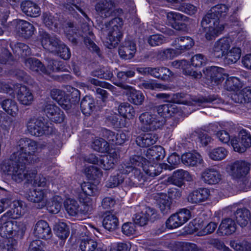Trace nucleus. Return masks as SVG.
Wrapping results in <instances>:
<instances>
[{
	"label": "nucleus",
	"instance_id": "13",
	"mask_svg": "<svg viewBox=\"0 0 251 251\" xmlns=\"http://www.w3.org/2000/svg\"><path fill=\"white\" fill-rule=\"evenodd\" d=\"M114 84L126 90V95L128 101L130 103L135 105H141L143 104L145 97L141 92L137 91L132 87L122 82H115Z\"/></svg>",
	"mask_w": 251,
	"mask_h": 251
},
{
	"label": "nucleus",
	"instance_id": "47",
	"mask_svg": "<svg viewBox=\"0 0 251 251\" xmlns=\"http://www.w3.org/2000/svg\"><path fill=\"white\" fill-rule=\"evenodd\" d=\"M60 198L57 196L52 195L50 196V198L47 200V209L48 211L51 214L58 213L61 207V204L60 201Z\"/></svg>",
	"mask_w": 251,
	"mask_h": 251
},
{
	"label": "nucleus",
	"instance_id": "24",
	"mask_svg": "<svg viewBox=\"0 0 251 251\" xmlns=\"http://www.w3.org/2000/svg\"><path fill=\"white\" fill-rule=\"evenodd\" d=\"M210 191L208 188H201L190 192L187 196V201L193 204H198L209 199Z\"/></svg>",
	"mask_w": 251,
	"mask_h": 251
},
{
	"label": "nucleus",
	"instance_id": "62",
	"mask_svg": "<svg viewBox=\"0 0 251 251\" xmlns=\"http://www.w3.org/2000/svg\"><path fill=\"white\" fill-rule=\"evenodd\" d=\"M81 187L83 193L90 196H93L98 193L97 186L90 182H84L81 185Z\"/></svg>",
	"mask_w": 251,
	"mask_h": 251
},
{
	"label": "nucleus",
	"instance_id": "57",
	"mask_svg": "<svg viewBox=\"0 0 251 251\" xmlns=\"http://www.w3.org/2000/svg\"><path fill=\"white\" fill-rule=\"evenodd\" d=\"M92 147L94 150L99 152H107L109 150L108 142L102 138H96L92 142Z\"/></svg>",
	"mask_w": 251,
	"mask_h": 251
},
{
	"label": "nucleus",
	"instance_id": "42",
	"mask_svg": "<svg viewBox=\"0 0 251 251\" xmlns=\"http://www.w3.org/2000/svg\"><path fill=\"white\" fill-rule=\"evenodd\" d=\"M234 217L239 226L245 227L250 221L251 214L250 211L246 208H239L235 212Z\"/></svg>",
	"mask_w": 251,
	"mask_h": 251
},
{
	"label": "nucleus",
	"instance_id": "3",
	"mask_svg": "<svg viewBox=\"0 0 251 251\" xmlns=\"http://www.w3.org/2000/svg\"><path fill=\"white\" fill-rule=\"evenodd\" d=\"M17 151L14 152L8 159L4 161H12V162L34 163L38 161L35 155L38 150L37 143L28 138L20 139L17 143Z\"/></svg>",
	"mask_w": 251,
	"mask_h": 251
},
{
	"label": "nucleus",
	"instance_id": "18",
	"mask_svg": "<svg viewBox=\"0 0 251 251\" xmlns=\"http://www.w3.org/2000/svg\"><path fill=\"white\" fill-rule=\"evenodd\" d=\"M40 40L42 46L46 50L53 53L57 51L61 41L55 35L50 36L45 31H40Z\"/></svg>",
	"mask_w": 251,
	"mask_h": 251
},
{
	"label": "nucleus",
	"instance_id": "9",
	"mask_svg": "<svg viewBox=\"0 0 251 251\" xmlns=\"http://www.w3.org/2000/svg\"><path fill=\"white\" fill-rule=\"evenodd\" d=\"M26 127L31 135L37 137L53 132L52 126H50L42 117L30 118L26 123Z\"/></svg>",
	"mask_w": 251,
	"mask_h": 251
},
{
	"label": "nucleus",
	"instance_id": "59",
	"mask_svg": "<svg viewBox=\"0 0 251 251\" xmlns=\"http://www.w3.org/2000/svg\"><path fill=\"white\" fill-rule=\"evenodd\" d=\"M168 162L169 164H161V167L164 168V170H172L179 163L180 157L176 153H173L168 157Z\"/></svg>",
	"mask_w": 251,
	"mask_h": 251
},
{
	"label": "nucleus",
	"instance_id": "51",
	"mask_svg": "<svg viewBox=\"0 0 251 251\" xmlns=\"http://www.w3.org/2000/svg\"><path fill=\"white\" fill-rule=\"evenodd\" d=\"M118 111L121 116L128 119L133 118L135 114L133 107L128 102L121 103L118 107Z\"/></svg>",
	"mask_w": 251,
	"mask_h": 251
},
{
	"label": "nucleus",
	"instance_id": "6",
	"mask_svg": "<svg viewBox=\"0 0 251 251\" xmlns=\"http://www.w3.org/2000/svg\"><path fill=\"white\" fill-rule=\"evenodd\" d=\"M3 215L0 219V235L2 237L12 235L14 238L21 239L24 235L26 227L23 222L8 220Z\"/></svg>",
	"mask_w": 251,
	"mask_h": 251
},
{
	"label": "nucleus",
	"instance_id": "25",
	"mask_svg": "<svg viewBox=\"0 0 251 251\" xmlns=\"http://www.w3.org/2000/svg\"><path fill=\"white\" fill-rule=\"evenodd\" d=\"M250 166L246 161H236L230 166L231 175L235 178L245 176L250 170Z\"/></svg>",
	"mask_w": 251,
	"mask_h": 251
},
{
	"label": "nucleus",
	"instance_id": "46",
	"mask_svg": "<svg viewBox=\"0 0 251 251\" xmlns=\"http://www.w3.org/2000/svg\"><path fill=\"white\" fill-rule=\"evenodd\" d=\"M79 248L81 251H105L98 247V243L95 240L88 237L81 240Z\"/></svg>",
	"mask_w": 251,
	"mask_h": 251
},
{
	"label": "nucleus",
	"instance_id": "58",
	"mask_svg": "<svg viewBox=\"0 0 251 251\" xmlns=\"http://www.w3.org/2000/svg\"><path fill=\"white\" fill-rule=\"evenodd\" d=\"M55 230L57 236L61 239H66L69 235L68 227L64 222H58L55 226Z\"/></svg>",
	"mask_w": 251,
	"mask_h": 251
},
{
	"label": "nucleus",
	"instance_id": "56",
	"mask_svg": "<svg viewBox=\"0 0 251 251\" xmlns=\"http://www.w3.org/2000/svg\"><path fill=\"white\" fill-rule=\"evenodd\" d=\"M242 86L241 81L236 77H229L226 78L224 87L228 91H235Z\"/></svg>",
	"mask_w": 251,
	"mask_h": 251
},
{
	"label": "nucleus",
	"instance_id": "49",
	"mask_svg": "<svg viewBox=\"0 0 251 251\" xmlns=\"http://www.w3.org/2000/svg\"><path fill=\"white\" fill-rule=\"evenodd\" d=\"M241 50L239 48L234 47L228 50L224 55V62L227 64L236 63L240 58Z\"/></svg>",
	"mask_w": 251,
	"mask_h": 251
},
{
	"label": "nucleus",
	"instance_id": "50",
	"mask_svg": "<svg viewBox=\"0 0 251 251\" xmlns=\"http://www.w3.org/2000/svg\"><path fill=\"white\" fill-rule=\"evenodd\" d=\"M95 106L94 100L89 96L83 98L80 102L81 111L85 115H89L93 111Z\"/></svg>",
	"mask_w": 251,
	"mask_h": 251
},
{
	"label": "nucleus",
	"instance_id": "29",
	"mask_svg": "<svg viewBox=\"0 0 251 251\" xmlns=\"http://www.w3.org/2000/svg\"><path fill=\"white\" fill-rule=\"evenodd\" d=\"M13 23L16 25L19 32L25 38H29L34 34L35 28L28 22L23 20L17 19L14 20Z\"/></svg>",
	"mask_w": 251,
	"mask_h": 251
},
{
	"label": "nucleus",
	"instance_id": "23",
	"mask_svg": "<svg viewBox=\"0 0 251 251\" xmlns=\"http://www.w3.org/2000/svg\"><path fill=\"white\" fill-rule=\"evenodd\" d=\"M201 178L204 183L214 185L219 183L222 179L220 172L215 168L205 169L201 175Z\"/></svg>",
	"mask_w": 251,
	"mask_h": 251
},
{
	"label": "nucleus",
	"instance_id": "12",
	"mask_svg": "<svg viewBox=\"0 0 251 251\" xmlns=\"http://www.w3.org/2000/svg\"><path fill=\"white\" fill-rule=\"evenodd\" d=\"M231 144L235 151L244 152L251 145V136L245 130H242L238 137L231 138Z\"/></svg>",
	"mask_w": 251,
	"mask_h": 251
},
{
	"label": "nucleus",
	"instance_id": "39",
	"mask_svg": "<svg viewBox=\"0 0 251 251\" xmlns=\"http://www.w3.org/2000/svg\"><path fill=\"white\" fill-rule=\"evenodd\" d=\"M231 99L235 102L244 103L251 101V93L249 87H246L242 90L239 89L234 91L231 95Z\"/></svg>",
	"mask_w": 251,
	"mask_h": 251
},
{
	"label": "nucleus",
	"instance_id": "20",
	"mask_svg": "<svg viewBox=\"0 0 251 251\" xmlns=\"http://www.w3.org/2000/svg\"><path fill=\"white\" fill-rule=\"evenodd\" d=\"M84 4L81 0H67L64 7L66 11L72 15L74 17L77 19V12L80 13L86 19L90 21V19L84 11Z\"/></svg>",
	"mask_w": 251,
	"mask_h": 251
},
{
	"label": "nucleus",
	"instance_id": "22",
	"mask_svg": "<svg viewBox=\"0 0 251 251\" xmlns=\"http://www.w3.org/2000/svg\"><path fill=\"white\" fill-rule=\"evenodd\" d=\"M169 22L172 26L177 30H185L187 28L186 25L183 22H189L190 19L179 13L170 12L167 15Z\"/></svg>",
	"mask_w": 251,
	"mask_h": 251
},
{
	"label": "nucleus",
	"instance_id": "15",
	"mask_svg": "<svg viewBox=\"0 0 251 251\" xmlns=\"http://www.w3.org/2000/svg\"><path fill=\"white\" fill-rule=\"evenodd\" d=\"M203 73L213 85H219L227 77L224 69L217 66L207 67L203 70Z\"/></svg>",
	"mask_w": 251,
	"mask_h": 251
},
{
	"label": "nucleus",
	"instance_id": "38",
	"mask_svg": "<svg viewBox=\"0 0 251 251\" xmlns=\"http://www.w3.org/2000/svg\"><path fill=\"white\" fill-rule=\"evenodd\" d=\"M23 13L31 17H38L41 12L40 8L36 3L31 1H23L21 4Z\"/></svg>",
	"mask_w": 251,
	"mask_h": 251
},
{
	"label": "nucleus",
	"instance_id": "52",
	"mask_svg": "<svg viewBox=\"0 0 251 251\" xmlns=\"http://www.w3.org/2000/svg\"><path fill=\"white\" fill-rule=\"evenodd\" d=\"M146 155L149 159L160 160L165 156V151L162 147L156 146L148 150Z\"/></svg>",
	"mask_w": 251,
	"mask_h": 251
},
{
	"label": "nucleus",
	"instance_id": "45",
	"mask_svg": "<svg viewBox=\"0 0 251 251\" xmlns=\"http://www.w3.org/2000/svg\"><path fill=\"white\" fill-rule=\"evenodd\" d=\"M157 111L158 117H162L165 119V117L171 116L177 111L176 106L172 102H169L159 105L157 107Z\"/></svg>",
	"mask_w": 251,
	"mask_h": 251
},
{
	"label": "nucleus",
	"instance_id": "48",
	"mask_svg": "<svg viewBox=\"0 0 251 251\" xmlns=\"http://www.w3.org/2000/svg\"><path fill=\"white\" fill-rule=\"evenodd\" d=\"M25 211V207H23V204L19 201H16L13 203L11 209L7 211L3 215L11 219H17L23 215Z\"/></svg>",
	"mask_w": 251,
	"mask_h": 251
},
{
	"label": "nucleus",
	"instance_id": "2",
	"mask_svg": "<svg viewBox=\"0 0 251 251\" xmlns=\"http://www.w3.org/2000/svg\"><path fill=\"white\" fill-rule=\"evenodd\" d=\"M145 177L141 170L133 168L128 164H122L119 168L118 173L116 175L110 176L106 182L108 188H114L122 183L124 180L126 185L129 186L138 187L143 184Z\"/></svg>",
	"mask_w": 251,
	"mask_h": 251
},
{
	"label": "nucleus",
	"instance_id": "54",
	"mask_svg": "<svg viewBox=\"0 0 251 251\" xmlns=\"http://www.w3.org/2000/svg\"><path fill=\"white\" fill-rule=\"evenodd\" d=\"M95 208V204L93 200L90 198L84 200L83 204L80 206V217L88 216L92 214Z\"/></svg>",
	"mask_w": 251,
	"mask_h": 251
},
{
	"label": "nucleus",
	"instance_id": "26",
	"mask_svg": "<svg viewBox=\"0 0 251 251\" xmlns=\"http://www.w3.org/2000/svg\"><path fill=\"white\" fill-rule=\"evenodd\" d=\"M33 234L38 238L43 239H50L52 235L50 227L48 223L44 220H40L35 224Z\"/></svg>",
	"mask_w": 251,
	"mask_h": 251
},
{
	"label": "nucleus",
	"instance_id": "53",
	"mask_svg": "<svg viewBox=\"0 0 251 251\" xmlns=\"http://www.w3.org/2000/svg\"><path fill=\"white\" fill-rule=\"evenodd\" d=\"M1 107L8 114L15 116L19 111L17 102L11 99H6L1 102Z\"/></svg>",
	"mask_w": 251,
	"mask_h": 251
},
{
	"label": "nucleus",
	"instance_id": "60",
	"mask_svg": "<svg viewBox=\"0 0 251 251\" xmlns=\"http://www.w3.org/2000/svg\"><path fill=\"white\" fill-rule=\"evenodd\" d=\"M142 88L150 90H166L168 87L166 85L158 83L152 80H144L140 84Z\"/></svg>",
	"mask_w": 251,
	"mask_h": 251
},
{
	"label": "nucleus",
	"instance_id": "37",
	"mask_svg": "<svg viewBox=\"0 0 251 251\" xmlns=\"http://www.w3.org/2000/svg\"><path fill=\"white\" fill-rule=\"evenodd\" d=\"M172 65L176 68L181 69L185 75L191 76L195 78H200L202 76L201 72H197L191 69V65L186 60L174 61L172 62Z\"/></svg>",
	"mask_w": 251,
	"mask_h": 251
},
{
	"label": "nucleus",
	"instance_id": "35",
	"mask_svg": "<svg viewBox=\"0 0 251 251\" xmlns=\"http://www.w3.org/2000/svg\"><path fill=\"white\" fill-rule=\"evenodd\" d=\"M194 45L193 40L190 37H179L175 39L172 46L181 52L190 50Z\"/></svg>",
	"mask_w": 251,
	"mask_h": 251
},
{
	"label": "nucleus",
	"instance_id": "21",
	"mask_svg": "<svg viewBox=\"0 0 251 251\" xmlns=\"http://www.w3.org/2000/svg\"><path fill=\"white\" fill-rule=\"evenodd\" d=\"M44 112L49 119L55 123H62L65 118L63 111L54 104H47L44 108Z\"/></svg>",
	"mask_w": 251,
	"mask_h": 251
},
{
	"label": "nucleus",
	"instance_id": "63",
	"mask_svg": "<svg viewBox=\"0 0 251 251\" xmlns=\"http://www.w3.org/2000/svg\"><path fill=\"white\" fill-rule=\"evenodd\" d=\"M86 173L87 177L91 179H97L102 176V172L100 169L93 166L88 167L86 170Z\"/></svg>",
	"mask_w": 251,
	"mask_h": 251
},
{
	"label": "nucleus",
	"instance_id": "31",
	"mask_svg": "<svg viewBox=\"0 0 251 251\" xmlns=\"http://www.w3.org/2000/svg\"><path fill=\"white\" fill-rule=\"evenodd\" d=\"M192 180V177L189 173L182 169L175 171L172 176L169 178V180L173 184L181 187L184 184V180L190 181Z\"/></svg>",
	"mask_w": 251,
	"mask_h": 251
},
{
	"label": "nucleus",
	"instance_id": "4",
	"mask_svg": "<svg viewBox=\"0 0 251 251\" xmlns=\"http://www.w3.org/2000/svg\"><path fill=\"white\" fill-rule=\"evenodd\" d=\"M30 163L22 164L12 162V161H3L1 165V170L5 174L11 176L12 179L17 182H21L25 179L28 182H32L35 179L36 172H28L26 165Z\"/></svg>",
	"mask_w": 251,
	"mask_h": 251
},
{
	"label": "nucleus",
	"instance_id": "34",
	"mask_svg": "<svg viewBox=\"0 0 251 251\" xmlns=\"http://www.w3.org/2000/svg\"><path fill=\"white\" fill-rule=\"evenodd\" d=\"M119 154L116 151L110 152L108 154L100 157L99 166L105 170H108L113 168L117 162Z\"/></svg>",
	"mask_w": 251,
	"mask_h": 251
},
{
	"label": "nucleus",
	"instance_id": "28",
	"mask_svg": "<svg viewBox=\"0 0 251 251\" xmlns=\"http://www.w3.org/2000/svg\"><path fill=\"white\" fill-rule=\"evenodd\" d=\"M136 51V44L130 40H126L119 48V54L124 59H130Z\"/></svg>",
	"mask_w": 251,
	"mask_h": 251
},
{
	"label": "nucleus",
	"instance_id": "43",
	"mask_svg": "<svg viewBox=\"0 0 251 251\" xmlns=\"http://www.w3.org/2000/svg\"><path fill=\"white\" fill-rule=\"evenodd\" d=\"M102 225L106 230L109 231H114L118 227V219L111 212H106L102 221Z\"/></svg>",
	"mask_w": 251,
	"mask_h": 251
},
{
	"label": "nucleus",
	"instance_id": "17",
	"mask_svg": "<svg viewBox=\"0 0 251 251\" xmlns=\"http://www.w3.org/2000/svg\"><path fill=\"white\" fill-rule=\"evenodd\" d=\"M232 40L229 37H224L216 41L212 48V53L217 58H222L230 49Z\"/></svg>",
	"mask_w": 251,
	"mask_h": 251
},
{
	"label": "nucleus",
	"instance_id": "61",
	"mask_svg": "<svg viewBox=\"0 0 251 251\" xmlns=\"http://www.w3.org/2000/svg\"><path fill=\"white\" fill-rule=\"evenodd\" d=\"M12 50L18 55L22 56H26L31 54V50L26 44L22 43H18L14 45V49L11 45Z\"/></svg>",
	"mask_w": 251,
	"mask_h": 251
},
{
	"label": "nucleus",
	"instance_id": "33",
	"mask_svg": "<svg viewBox=\"0 0 251 251\" xmlns=\"http://www.w3.org/2000/svg\"><path fill=\"white\" fill-rule=\"evenodd\" d=\"M158 138L157 134L153 132L142 133L136 138L137 145L142 148H147L154 145Z\"/></svg>",
	"mask_w": 251,
	"mask_h": 251
},
{
	"label": "nucleus",
	"instance_id": "8",
	"mask_svg": "<svg viewBox=\"0 0 251 251\" xmlns=\"http://www.w3.org/2000/svg\"><path fill=\"white\" fill-rule=\"evenodd\" d=\"M139 119L141 124V130L143 131L155 130L160 128L165 121L162 117H158V115L151 112L142 113Z\"/></svg>",
	"mask_w": 251,
	"mask_h": 251
},
{
	"label": "nucleus",
	"instance_id": "10",
	"mask_svg": "<svg viewBox=\"0 0 251 251\" xmlns=\"http://www.w3.org/2000/svg\"><path fill=\"white\" fill-rule=\"evenodd\" d=\"M44 24L49 29L57 32L61 28H73L75 27L74 24L71 22L63 23L59 19L57 15H53L50 12H45L42 15Z\"/></svg>",
	"mask_w": 251,
	"mask_h": 251
},
{
	"label": "nucleus",
	"instance_id": "1",
	"mask_svg": "<svg viewBox=\"0 0 251 251\" xmlns=\"http://www.w3.org/2000/svg\"><path fill=\"white\" fill-rule=\"evenodd\" d=\"M228 7L225 4H219L212 7L202 18L201 26L204 30L207 40L221 34L225 29V25L220 22V18L225 17Z\"/></svg>",
	"mask_w": 251,
	"mask_h": 251
},
{
	"label": "nucleus",
	"instance_id": "11",
	"mask_svg": "<svg viewBox=\"0 0 251 251\" xmlns=\"http://www.w3.org/2000/svg\"><path fill=\"white\" fill-rule=\"evenodd\" d=\"M191 217L189 210L183 208L179 212L172 214L166 221V225L167 228L174 229L178 227L185 224Z\"/></svg>",
	"mask_w": 251,
	"mask_h": 251
},
{
	"label": "nucleus",
	"instance_id": "44",
	"mask_svg": "<svg viewBox=\"0 0 251 251\" xmlns=\"http://www.w3.org/2000/svg\"><path fill=\"white\" fill-rule=\"evenodd\" d=\"M154 197L157 201L160 211L163 214L170 212L172 202L166 194L162 193H157Z\"/></svg>",
	"mask_w": 251,
	"mask_h": 251
},
{
	"label": "nucleus",
	"instance_id": "19",
	"mask_svg": "<svg viewBox=\"0 0 251 251\" xmlns=\"http://www.w3.org/2000/svg\"><path fill=\"white\" fill-rule=\"evenodd\" d=\"M14 88L17 99L21 104L29 105L32 103L34 100L33 95L28 88L25 85L17 84L14 86Z\"/></svg>",
	"mask_w": 251,
	"mask_h": 251
},
{
	"label": "nucleus",
	"instance_id": "36",
	"mask_svg": "<svg viewBox=\"0 0 251 251\" xmlns=\"http://www.w3.org/2000/svg\"><path fill=\"white\" fill-rule=\"evenodd\" d=\"M25 67L30 70L44 74H50L49 71L43 65L42 63L36 58H28L25 60Z\"/></svg>",
	"mask_w": 251,
	"mask_h": 251
},
{
	"label": "nucleus",
	"instance_id": "16",
	"mask_svg": "<svg viewBox=\"0 0 251 251\" xmlns=\"http://www.w3.org/2000/svg\"><path fill=\"white\" fill-rule=\"evenodd\" d=\"M52 195V193L47 190L36 189L30 190L27 194L28 201L33 202H41L40 208H42L47 204V200Z\"/></svg>",
	"mask_w": 251,
	"mask_h": 251
},
{
	"label": "nucleus",
	"instance_id": "55",
	"mask_svg": "<svg viewBox=\"0 0 251 251\" xmlns=\"http://www.w3.org/2000/svg\"><path fill=\"white\" fill-rule=\"evenodd\" d=\"M228 151L223 147H217L209 151L208 156L213 160L220 161L224 159L227 155Z\"/></svg>",
	"mask_w": 251,
	"mask_h": 251
},
{
	"label": "nucleus",
	"instance_id": "64",
	"mask_svg": "<svg viewBox=\"0 0 251 251\" xmlns=\"http://www.w3.org/2000/svg\"><path fill=\"white\" fill-rule=\"evenodd\" d=\"M17 239L9 238L3 243L1 248L2 251H17Z\"/></svg>",
	"mask_w": 251,
	"mask_h": 251
},
{
	"label": "nucleus",
	"instance_id": "14",
	"mask_svg": "<svg viewBox=\"0 0 251 251\" xmlns=\"http://www.w3.org/2000/svg\"><path fill=\"white\" fill-rule=\"evenodd\" d=\"M130 162L131 165L133 166V168H136L135 166L143 168L146 173L151 177L159 175L162 171L161 170L164 169L161 167V164L159 165H156L155 166H150L148 169H146L145 167H143V165L146 162V159L142 156L137 155L131 157Z\"/></svg>",
	"mask_w": 251,
	"mask_h": 251
},
{
	"label": "nucleus",
	"instance_id": "7",
	"mask_svg": "<svg viewBox=\"0 0 251 251\" xmlns=\"http://www.w3.org/2000/svg\"><path fill=\"white\" fill-rule=\"evenodd\" d=\"M188 95L184 93H176L173 94L172 100L173 103L183 104L187 105H195L205 107L207 103L219 104L222 103V100L216 95H210L207 97H199L194 98L193 102L188 101L187 99Z\"/></svg>",
	"mask_w": 251,
	"mask_h": 251
},
{
	"label": "nucleus",
	"instance_id": "27",
	"mask_svg": "<svg viewBox=\"0 0 251 251\" xmlns=\"http://www.w3.org/2000/svg\"><path fill=\"white\" fill-rule=\"evenodd\" d=\"M81 28L84 33V40L85 45L88 49L92 51L95 52L98 55H100V49L99 47L95 44L93 40L95 36L92 31L90 29V26L88 24H83Z\"/></svg>",
	"mask_w": 251,
	"mask_h": 251
},
{
	"label": "nucleus",
	"instance_id": "30",
	"mask_svg": "<svg viewBox=\"0 0 251 251\" xmlns=\"http://www.w3.org/2000/svg\"><path fill=\"white\" fill-rule=\"evenodd\" d=\"M236 230V225L234 220L226 218L222 221L217 232L221 235H229L234 233Z\"/></svg>",
	"mask_w": 251,
	"mask_h": 251
},
{
	"label": "nucleus",
	"instance_id": "41",
	"mask_svg": "<svg viewBox=\"0 0 251 251\" xmlns=\"http://www.w3.org/2000/svg\"><path fill=\"white\" fill-rule=\"evenodd\" d=\"M64 205L66 212L69 216L77 218L80 217V205L76 201L67 199L64 201Z\"/></svg>",
	"mask_w": 251,
	"mask_h": 251
},
{
	"label": "nucleus",
	"instance_id": "32",
	"mask_svg": "<svg viewBox=\"0 0 251 251\" xmlns=\"http://www.w3.org/2000/svg\"><path fill=\"white\" fill-rule=\"evenodd\" d=\"M116 0H104L97 3L95 6L96 10L102 17H109L112 10L115 7Z\"/></svg>",
	"mask_w": 251,
	"mask_h": 251
},
{
	"label": "nucleus",
	"instance_id": "40",
	"mask_svg": "<svg viewBox=\"0 0 251 251\" xmlns=\"http://www.w3.org/2000/svg\"><path fill=\"white\" fill-rule=\"evenodd\" d=\"M182 162L187 166H195L203 162L201 155L197 152H187L181 156Z\"/></svg>",
	"mask_w": 251,
	"mask_h": 251
},
{
	"label": "nucleus",
	"instance_id": "5",
	"mask_svg": "<svg viewBox=\"0 0 251 251\" xmlns=\"http://www.w3.org/2000/svg\"><path fill=\"white\" fill-rule=\"evenodd\" d=\"M123 24L121 18H114L102 28V36L105 38V42L108 48H115L120 41L122 37L121 28Z\"/></svg>",
	"mask_w": 251,
	"mask_h": 251
}]
</instances>
